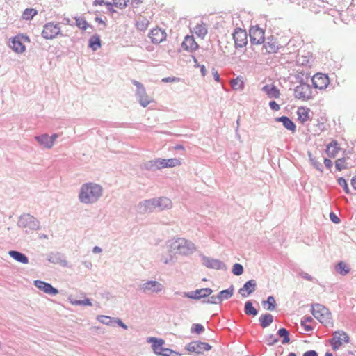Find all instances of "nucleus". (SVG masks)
Here are the masks:
<instances>
[{"mask_svg":"<svg viewBox=\"0 0 356 356\" xmlns=\"http://www.w3.org/2000/svg\"><path fill=\"white\" fill-rule=\"evenodd\" d=\"M103 188L95 183L83 184L79 191V200L85 204H92L97 202L102 197Z\"/></svg>","mask_w":356,"mask_h":356,"instance_id":"1","label":"nucleus"},{"mask_svg":"<svg viewBox=\"0 0 356 356\" xmlns=\"http://www.w3.org/2000/svg\"><path fill=\"white\" fill-rule=\"evenodd\" d=\"M169 248L170 252L175 255H189L196 250V246L192 241L183 238H178L170 242Z\"/></svg>","mask_w":356,"mask_h":356,"instance_id":"2","label":"nucleus"},{"mask_svg":"<svg viewBox=\"0 0 356 356\" xmlns=\"http://www.w3.org/2000/svg\"><path fill=\"white\" fill-rule=\"evenodd\" d=\"M17 225L24 229L26 233L36 231L40 228V221L29 213L22 214L18 219Z\"/></svg>","mask_w":356,"mask_h":356,"instance_id":"3","label":"nucleus"},{"mask_svg":"<svg viewBox=\"0 0 356 356\" xmlns=\"http://www.w3.org/2000/svg\"><path fill=\"white\" fill-rule=\"evenodd\" d=\"M309 78H307L306 81L302 78L299 81V85L294 89L295 97L303 101L309 100L315 95L316 91L313 90L312 86L308 83Z\"/></svg>","mask_w":356,"mask_h":356,"instance_id":"4","label":"nucleus"},{"mask_svg":"<svg viewBox=\"0 0 356 356\" xmlns=\"http://www.w3.org/2000/svg\"><path fill=\"white\" fill-rule=\"evenodd\" d=\"M312 314L321 323L325 326H333L332 314L327 308L317 304L313 306Z\"/></svg>","mask_w":356,"mask_h":356,"instance_id":"5","label":"nucleus"},{"mask_svg":"<svg viewBox=\"0 0 356 356\" xmlns=\"http://www.w3.org/2000/svg\"><path fill=\"white\" fill-rule=\"evenodd\" d=\"M147 342L152 343V348L154 353L159 356H178L179 354L169 348L164 347L165 341L161 339L150 337Z\"/></svg>","mask_w":356,"mask_h":356,"instance_id":"6","label":"nucleus"},{"mask_svg":"<svg viewBox=\"0 0 356 356\" xmlns=\"http://www.w3.org/2000/svg\"><path fill=\"white\" fill-rule=\"evenodd\" d=\"M43 38L46 40H52L61 34L60 24L58 22H50L45 24L41 33Z\"/></svg>","mask_w":356,"mask_h":356,"instance_id":"7","label":"nucleus"},{"mask_svg":"<svg viewBox=\"0 0 356 356\" xmlns=\"http://www.w3.org/2000/svg\"><path fill=\"white\" fill-rule=\"evenodd\" d=\"M131 82L136 87V96L139 104L141 106L146 107L152 101V98L147 95L146 90L140 82L136 80H132Z\"/></svg>","mask_w":356,"mask_h":356,"instance_id":"8","label":"nucleus"},{"mask_svg":"<svg viewBox=\"0 0 356 356\" xmlns=\"http://www.w3.org/2000/svg\"><path fill=\"white\" fill-rule=\"evenodd\" d=\"M236 49L244 47L248 44V33L245 29L236 28L232 33Z\"/></svg>","mask_w":356,"mask_h":356,"instance_id":"9","label":"nucleus"},{"mask_svg":"<svg viewBox=\"0 0 356 356\" xmlns=\"http://www.w3.org/2000/svg\"><path fill=\"white\" fill-rule=\"evenodd\" d=\"M263 44V53L264 54H274L278 51L283 46L280 44L277 41V38L271 35L264 39Z\"/></svg>","mask_w":356,"mask_h":356,"instance_id":"10","label":"nucleus"},{"mask_svg":"<svg viewBox=\"0 0 356 356\" xmlns=\"http://www.w3.org/2000/svg\"><path fill=\"white\" fill-rule=\"evenodd\" d=\"M264 31L258 26H252L249 30L250 40L252 44H261L264 42Z\"/></svg>","mask_w":356,"mask_h":356,"instance_id":"11","label":"nucleus"},{"mask_svg":"<svg viewBox=\"0 0 356 356\" xmlns=\"http://www.w3.org/2000/svg\"><path fill=\"white\" fill-rule=\"evenodd\" d=\"M313 87L315 89L323 90L326 88L330 83L327 75L317 73L310 79Z\"/></svg>","mask_w":356,"mask_h":356,"instance_id":"12","label":"nucleus"},{"mask_svg":"<svg viewBox=\"0 0 356 356\" xmlns=\"http://www.w3.org/2000/svg\"><path fill=\"white\" fill-rule=\"evenodd\" d=\"M155 198L145 200L140 202L137 205V211L140 214H145L153 212L155 208Z\"/></svg>","mask_w":356,"mask_h":356,"instance_id":"13","label":"nucleus"},{"mask_svg":"<svg viewBox=\"0 0 356 356\" xmlns=\"http://www.w3.org/2000/svg\"><path fill=\"white\" fill-rule=\"evenodd\" d=\"M348 336L343 331H337L334 333L331 344L334 350H337L344 343L348 342Z\"/></svg>","mask_w":356,"mask_h":356,"instance_id":"14","label":"nucleus"},{"mask_svg":"<svg viewBox=\"0 0 356 356\" xmlns=\"http://www.w3.org/2000/svg\"><path fill=\"white\" fill-rule=\"evenodd\" d=\"M186 349L189 352H195L198 354L203 353L204 351H208L211 349V346L204 342L193 341L186 346Z\"/></svg>","mask_w":356,"mask_h":356,"instance_id":"15","label":"nucleus"},{"mask_svg":"<svg viewBox=\"0 0 356 356\" xmlns=\"http://www.w3.org/2000/svg\"><path fill=\"white\" fill-rule=\"evenodd\" d=\"M47 260L54 265H58L65 267L67 265V261L65 257L60 252H51L47 254Z\"/></svg>","mask_w":356,"mask_h":356,"instance_id":"16","label":"nucleus"},{"mask_svg":"<svg viewBox=\"0 0 356 356\" xmlns=\"http://www.w3.org/2000/svg\"><path fill=\"white\" fill-rule=\"evenodd\" d=\"M167 34L165 31L161 28H155L151 30L149 33V37L153 44H158L164 41L166 38Z\"/></svg>","mask_w":356,"mask_h":356,"instance_id":"17","label":"nucleus"},{"mask_svg":"<svg viewBox=\"0 0 356 356\" xmlns=\"http://www.w3.org/2000/svg\"><path fill=\"white\" fill-rule=\"evenodd\" d=\"M212 292L213 291L210 288H202L193 291L185 293L184 296L191 299L198 300L202 298L209 296Z\"/></svg>","mask_w":356,"mask_h":356,"instance_id":"18","label":"nucleus"},{"mask_svg":"<svg viewBox=\"0 0 356 356\" xmlns=\"http://www.w3.org/2000/svg\"><path fill=\"white\" fill-rule=\"evenodd\" d=\"M163 159L158 158L154 159L143 163L141 165L142 169L148 171H156L158 170L163 169Z\"/></svg>","mask_w":356,"mask_h":356,"instance_id":"19","label":"nucleus"},{"mask_svg":"<svg viewBox=\"0 0 356 356\" xmlns=\"http://www.w3.org/2000/svg\"><path fill=\"white\" fill-rule=\"evenodd\" d=\"M163 285L156 281H148L143 284L141 289L145 293H158L163 290Z\"/></svg>","mask_w":356,"mask_h":356,"instance_id":"20","label":"nucleus"},{"mask_svg":"<svg viewBox=\"0 0 356 356\" xmlns=\"http://www.w3.org/2000/svg\"><path fill=\"white\" fill-rule=\"evenodd\" d=\"M181 47L189 52L195 51L198 47V44L195 42L193 35H186L181 43Z\"/></svg>","mask_w":356,"mask_h":356,"instance_id":"21","label":"nucleus"},{"mask_svg":"<svg viewBox=\"0 0 356 356\" xmlns=\"http://www.w3.org/2000/svg\"><path fill=\"white\" fill-rule=\"evenodd\" d=\"M34 285L40 290L49 295H56L58 293V291L50 284L41 280L34 281Z\"/></svg>","mask_w":356,"mask_h":356,"instance_id":"22","label":"nucleus"},{"mask_svg":"<svg viewBox=\"0 0 356 356\" xmlns=\"http://www.w3.org/2000/svg\"><path fill=\"white\" fill-rule=\"evenodd\" d=\"M261 90L270 99H277L280 96V90L274 84H266L263 86Z\"/></svg>","mask_w":356,"mask_h":356,"instance_id":"23","label":"nucleus"},{"mask_svg":"<svg viewBox=\"0 0 356 356\" xmlns=\"http://www.w3.org/2000/svg\"><path fill=\"white\" fill-rule=\"evenodd\" d=\"M155 208H158L159 211L169 209L172 206L171 200L166 197L155 198Z\"/></svg>","mask_w":356,"mask_h":356,"instance_id":"24","label":"nucleus"},{"mask_svg":"<svg viewBox=\"0 0 356 356\" xmlns=\"http://www.w3.org/2000/svg\"><path fill=\"white\" fill-rule=\"evenodd\" d=\"M201 261L202 265L205 267H225V264L220 260L211 259L201 254Z\"/></svg>","mask_w":356,"mask_h":356,"instance_id":"25","label":"nucleus"},{"mask_svg":"<svg viewBox=\"0 0 356 356\" xmlns=\"http://www.w3.org/2000/svg\"><path fill=\"white\" fill-rule=\"evenodd\" d=\"M276 122H282L283 126L288 130L294 133L296 131V125L287 116H281L275 118Z\"/></svg>","mask_w":356,"mask_h":356,"instance_id":"26","label":"nucleus"},{"mask_svg":"<svg viewBox=\"0 0 356 356\" xmlns=\"http://www.w3.org/2000/svg\"><path fill=\"white\" fill-rule=\"evenodd\" d=\"M256 282L254 280H249L243 288L240 289L239 293L243 297H248L251 293L255 290Z\"/></svg>","mask_w":356,"mask_h":356,"instance_id":"27","label":"nucleus"},{"mask_svg":"<svg viewBox=\"0 0 356 356\" xmlns=\"http://www.w3.org/2000/svg\"><path fill=\"white\" fill-rule=\"evenodd\" d=\"M35 139L40 145L44 146L45 148L51 149L53 147L52 140H51V138L47 134L36 136Z\"/></svg>","mask_w":356,"mask_h":356,"instance_id":"28","label":"nucleus"},{"mask_svg":"<svg viewBox=\"0 0 356 356\" xmlns=\"http://www.w3.org/2000/svg\"><path fill=\"white\" fill-rule=\"evenodd\" d=\"M10 47L13 51L17 53H22L26 49L19 36H15L13 38Z\"/></svg>","mask_w":356,"mask_h":356,"instance_id":"29","label":"nucleus"},{"mask_svg":"<svg viewBox=\"0 0 356 356\" xmlns=\"http://www.w3.org/2000/svg\"><path fill=\"white\" fill-rule=\"evenodd\" d=\"M8 254L13 259L19 263L23 264H26L29 263L28 257L22 252L17 250H10L9 251Z\"/></svg>","mask_w":356,"mask_h":356,"instance_id":"30","label":"nucleus"},{"mask_svg":"<svg viewBox=\"0 0 356 356\" xmlns=\"http://www.w3.org/2000/svg\"><path fill=\"white\" fill-rule=\"evenodd\" d=\"M339 147L336 140H332L327 145L326 152L330 157H334L338 152Z\"/></svg>","mask_w":356,"mask_h":356,"instance_id":"31","label":"nucleus"},{"mask_svg":"<svg viewBox=\"0 0 356 356\" xmlns=\"http://www.w3.org/2000/svg\"><path fill=\"white\" fill-rule=\"evenodd\" d=\"M88 47L93 51H97L101 47L99 35L95 34L89 39Z\"/></svg>","mask_w":356,"mask_h":356,"instance_id":"32","label":"nucleus"},{"mask_svg":"<svg viewBox=\"0 0 356 356\" xmlns=\"http://www.w3.org/2000/svg\"><path fill=\"white\" fill-rule=\"evenodd\" d=\"M309 108H305L303 107H300L298 108L297 111V115L298 117V120L303 124L305 122H307L309 117Z\"/></svg>","mask_w":356,"mask_h":356,"instance_id":"33","label":"nucleus"},{"mask_svg":"<svg viewBox=\"0 0 356 356\" xmlns=\"http://www.w3.org/2000/svg\"><path fill=\"white\" fill-rule=\"evenodd\" d=\"M194 30L195 34L201 38H204L207 34V25L204 23H202L201 24H197L194 28Z\"/></svg>","mask_w":356,"mask_h":356,"instance_id":"34","label":"nucleus"},{"mask_svg":"<svg viewBox=\"0 0 356 356\" xmlns=\"http://www.w3.org/2000/svg\"><path fill=\"white\" fill-rule=\"evenodd\" d=\"M181 164L180 161L178 159H163V168H173L177 165H179Z\"/></svg>","mask_w":356,"mask_h":356,"instance_id":"35","label":"nucleus"},{"mask_svg":"<svg viewBox=\"0 0 356 356\" xmlns=\"http://www.w3.org/2000/svg\"><path fill=\"white\" fill-rule=\"evenodd\" d=\"M233 288L231 287L229 289H227L226 290H222L219 293H218V296H219V298H220V303L225 300H227L229 299V298H231L233 295Z\"/></svg>","mask_w":356,"mask_h":356,"instance_id":"36","label":"nucleus"},{"mask_svg":"<svg viewBox=\"0 0 356 356\" xmlns=\"http://www.w3.org/2000/svg\"><path fill=\"white\" fill-rule=\"evenodd\" d=\"M231 86L235 90H242L244 88V83L240 77L232 80Z\"/></svg>","mask_w":356,"mask_h":356,"instance_id":"37","label":"nucleus"},{"mask_svg":"<svg viewBox=\"0 0 356 356\" xmlns=\"http://www.w3.org/2000/svg\"><path fill=\"white\" fill-rule=\"evenodd\" d=\"M97 320L103 324L113 326L115 318L108 316L100 315L97 316Z\"/></svg>","mask_w":356,"mask_h":356,"instance_id":"38","label":"nucleus"},{"mask_svg":"<svg viewBox=\"0 0 356 356\" xmlns=\"http://www.w3.org/2000/svg\"><path fill=\"white\" fill-rule=\"evenodd\" d=\"M261 326L263 327H266L268 326L273 321V317L271 314H267L264 316H261L259 318Z\"/></svg>","mask_w":356,"mask_h":356,"instance_id":"39","label":"nucleus"},{"mask_svg":"<svg viewBox=\"0 0 356 356\" xmlns=\"http://www.w3.org/2000/svg\"><path fill=\"white\" fill-rule=\"evenodd\" d=\"M312 56L309 52H307L305 55L299 56L298 62L302 65H310V60Z\"/></svg>","mask_w":356,"mask_h":356,"instance_id":"40","label":"nucleus"},{"mask_svg":"<svg viewBox=\"0 0 356 356\" xmlns=\"http://www.w3.org/2000/svg\"><path fill=\"white\" fill-rule=\"evenodd\" d=\"M38 11L33 8H26L22 13V18L26 20L31 19L36 15Z\"/></svg>","mask_w":356,"mask_h":356,"instance_id":"41","label":"nucleus"},{"mask_svg":"<svg viewBox=\"0 0 356 356\" xmlns=\"http://www.w3.org/2000/svg\"><path fill=\"white\" fill-rule=\"evenodd\" d=\"M245 312L248 315L256 316L257 314V310L252 306L251 302L248 301L245 304Z\"/></svg>","mask_w":356,"mask_h":356,"instance_id":"42","label":"nucleus"},{"mask_svg":"<svg viewBox=\"0 0 356 356\" xmlns=\"http://www.w3.org/2000/svg\"><path fill=\"white\" fill-rule=\"evenodd\" d=\"M149 23V21L145 18L137 21L136 23V29L140 31H145L147 29Z\"/></svg>","mask_w":356,"mask_h":356,"instance_id":"43","label":"nucleus"},{"mask_svg":"<svg viewBox=\"0 0 356 356\" xmlns=\"http://www.w3.org/2000/svg\"><path fill=\"white\" fill-rule=\"evenodd\" d=\"M76 26L81 30H86L88 27H89V24L83 17H77L76 18Z\"/></svg>","mask_w":356,"mask_h":356,"instance_id":"44","label":"nucleus"},{"mask_svg":"<svg viewBox=\"0 0 356 356\" xmlns=\"http://www.w3.org/2000/svg\"><path fill=\"white\" fill-rule=\"evenodd\" d=\"M278 334L280 337H283L282 343H287L289 342V333L285 328H281L278 330Z\"/></svg>","mask_w":356,"mask_h":356,"instance_id":"45","label":"nucleus"},{"mask_svg":"<svg viewBox=\"0 0 356 356\" xmlns=\"http://www.w3.org/2000/svg\"><path fill=\"white\" fill-rule=\"evenodd\" d=\"M264 305H267L266 309L273 311L275 308V300L273 296H269L266 301L263 302Z\"/></svg>","mask_w":356,"mask_h":356,"instance_id":"46","label":"nucleus"},{"mask_svg":"<svg viewBox=\"0 0 356 356\" xmlns=\"http://www.w3.org/2000/svg\"><path fill=\"white\" fill-rule=\"evenodd\" d=\"M309 156L310 159V161L312 165L318 171L323 172V165L321 162L318 161L315 158L312 157V154L309 153Z\"/></svg>","mask_w":356,"mask_h":356,"instance_id":"47","label":"nucleus"},{"mask_svg":"<svg viewBox=\"0 0 356 356\" xmlns=\"http://www.w3.org/2000/svg\"><path fill=\"white\" fill-rule=\"evenodd\" d=\"M337 183L339 186H341L343 188V190L346 194H349L350 193V189L348 186V184H347V181L343 177L338 178Z\"/></svg>","mask_w":356,"mask_h":356,"instance_id":"48","label":"nucleus"},{"mask_svg":"<svg viewBox=\"0 0 356 356\" xmlns=\"http://www.w3.org/2000/svg\"><path fill=\"white\" fill-rule=\"evenodd\" d=\"M346 161V159L344 157L338 159L335 161V168L337 171H341L343 169H346L347 167L344 165V163Z\"/></svg>","mask_w":356,"mask_h":356,"instance_id":"49","label":"nucleus"},{"mask_svg":"<svg viewBox=\"0 0 356 356\" xmlns=\"http://www.w3.org/2000/svg\"><path fill=\"white\" fill-rule=\"evenodd\" d=\"M114 1V6L122 9L127 6L129 0H113Z\"/></svg>","mask_w":356,"mask_h":356,"instance_id":"50","label":"nucleus"},{"mask_svg":"<svg viewBox=\"0 0 356 356\" xmlns=\"http://www.w3.org/2000/svg\"><path fill=\"white\" fill-rule=\"evenodd\" d=\"M204 330V328L203 325H202L201 324H199V323L194 324L193 325V327H191V332H195L197 334H200L202 332H203Z\"/></svg>","mask_w":356,"mask_h":356,"instance_id":"51","label":"nucleus"},{"mask_svg":"<svg viewBox=\"0 0 356 356\" xmlns=\"http://www.w3.org/2000/svg\"><path fill=\"white\" fill-rule=\"evenodd\" d=\"M72 303L75 305H88V306L92 305L90 300L88 298H86L83 300H74V301H72Z\"/></svg>","mask_w":356,"mask_h":356,"instance_id":"52","label":"nucleus"},{"mask_svg":"<svg viewBox=\"0 0 356 356\" xmlns=\"http://www.w3.org/2000/svg\"><path fill=\"white\" fill-rule=\"evenodd\" d=\"M176 259V257H173L171 254H170L169 258H163V261L165 264L174 265L175 264Z\"/></svg>","mask_w":356,"mask_h":356,"instance_id":"53","label":"nucleus"},{"mask_svg":"<svg viewBox=\"0 0 356 356\" xmlns=\"http://www.w3.org/2000/svg\"><path fill=\"white\" fill-rule=\"evenodd\" d=\"M268 345L272 346L278 341V339L273 335H270L266 339Z\"/></svg>","mask_w":356,"mask_h":356,"instance_id":"54","label":"nucleus"},{"mask_svg":"<svg viewBox=\"0 0 356 356\" xmlns=\"http://www.w3.org/2000/svg\"><path fill=\"white\" fill-rule=\"evenodd\" d=\"M269 106L274 111H277L280 109V105L274 100L269 102Z\"/></svg>","mask_w":356,"mask_h":356,"instance_id":"55","label":"nucleus"},{"mask_svg":"<svg viewBox=\"0 0 356 356\" xmlns=\"http://www.w3.org/2000/svg\"><path fill=\"white\" fill-rule=\"evenodd\" d=\"M330 218L332 222L336 224H338L341 222L340 218L334 212H331L330 213Z\"/></svg>","mask_w":356,"mask_h":356,"instance_id":"56","label":"nucleus"},{"mask_svg":"<svg viewBox=\"0 0 356 356\" xmlns=\"http://www.w3.org/2000/svg\"><path fill=\"white\" fill-rule=\"evenodd\" d=\"M208 302L211 303V304H220V300L218 295L216 296H211L209 300L208 301Z\"/></svg>","mask_w":356,"mask_h":356,"instance_id":"57","label":"nucleus"},{"mask_svg":"<svg viewBox=\"0 0 356 356\" xmlns=\"http://www.w3.org/2000/svg\"><path fill=\"white\" fill-rule=\"evenodd\" d=\"M194 67H199L200 69L201 75L202 76H206V74H207V70H206V67H205L204 65H200V64H197V65H194Z\"/></svg>","mask_w":356,"mask_h":356,"instance_id":"58","label":"nucleus"},{"mask_svg":"<svg viewBox=\"0 0 356 356\" xmlns=\"http://www.w3.org/2000/svg\"><path fill=\"white\" fill-rule=\"evenodd\" d=\"M212 74L213 75V79L216 82L220 81V74L218 71L215 68H212Z\"/></svg>","mask_w":356,"mask_h":356,"instance_id":"59","label":"nucleus"},{"mask_svg":"<svg viewBox=\"0 0 356 356\" xmlns=\"http://www.w3.org/2000/svg\"><path fill=\"white\" fill-rule=\"evenodd\" d=\"M337 273L341 275H346L349 273V268H337Z\"/></svg>","mask_w":356,"mask_h":356,"instance_id":"60","label":"nucleus"},{"mask_svg":"<svg viewBox=\"0 0 356 356\" xmlns=\"http://www.w3.org/2000/svg\"><path fill=\"white\" fill-rule=\"evenodd\" d=\"M115 324L118 325L119 326L124 328V330L127 329V326L124 323H123V322L120 319L115 318V321H114V325Z\"/></svg>","mask_w":356,"mask_h":356,"instance_id":"61","label":"nucleus"},{"mask_svg":"<svg viewBox=\"0 0 356 356\" xmlns=\"http://www.w3.org/2000/svg\"><path fill=\"white\" fill-rule=\"evenodd\" d=\"M115 324L118 325L119 326L124 328V330L127 329V326L124 323H123V322L120 319L115 318V321H114V325Z\"/></svg>","mask_w":356,"mask_h":356,"instance_id":"62","label":"nucleus"},{"mask_svg":"<svg viewBox=\"0 0 356 356\" xmlns=\"http://www.w3.org/2000/svg\"><path fill=\"white\" fill-rule=\"evenodd\" d=\"M324 164L326 168H330L332 166V161L330 159L325 158L324 159Z\"/></svg>","mask_w":356,"mask_h":356,"instance_id":"63","label":"nucleus"},{"mask_svg":"<svg viewBox=\"0 0 356 356\" xmlns=\"http://www.w3.org/2000/svg\"><path fill=\"white\" fill-rule=\"evenodd\" d=\"M303 356H318L317 353L314 350L307 351L303 354Z\"/></svg>","mask_w":356,"mask_h":356,"instance_id":"64","label":"nucleus"}]
</instances>
